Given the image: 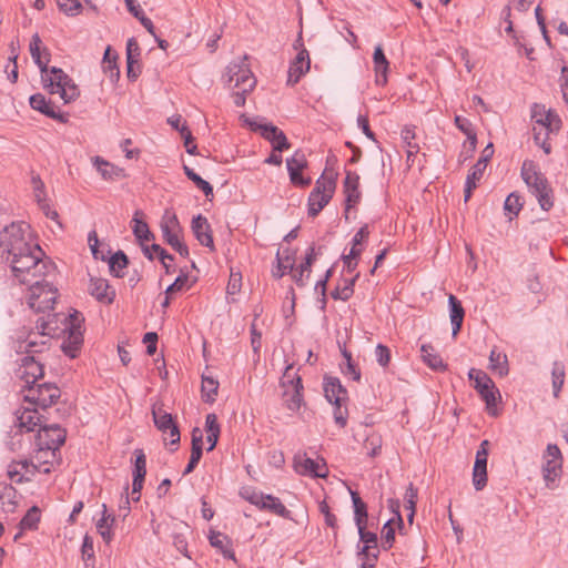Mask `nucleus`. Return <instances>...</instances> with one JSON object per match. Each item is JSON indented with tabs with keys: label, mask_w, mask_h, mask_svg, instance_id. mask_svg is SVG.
Masks as SVG:
<instances>
[{
	"label": "nucleus",
	"mask_w": 568,
	"mask_h": 568,
	"mask_svg": "<svg viewBox=\"0 0 568 568\" xmlns=\"http://www.w3.org/2000/svg\"><path fill=\"white\" fill-rule=\"evenodd\" d=\"M0 257L9 264L20 284H31L44 277L50 270L43 251L24 222H13L0 232Z\"/></svg>",
	"instance_id": "nucleus-1"
},
{
	"label": "nucleus",
	"mask_w": 568,
	"mask_h": 568,
	"mask_svg": "<svg viewBox=\"0 0 568 568\" xmlns=\"http://www.w3.org/2000/svg\"><path fill=\"white\" fill-rule=\"evenodd\" d=\"M29 285V293L27 295V303L29 307L38 313H48L45 316H41L38 321L41 318L48 320L49 315L52 317V314L49 312L53 310V305L58 297V290L45 282L43 277L33 281ZM53 315L58 316L54 321H57L59 334L68 333V337L63 343L65 354L70 357H75L77 352L83 342L81 331L82 318L80 314L74 312L68 316L60 313H53ZM52 325L54 326L55 324L53 323Z\"/></svg>",
	"instance_id": "nucleus-2"
},
{
	"label": "nucleus",
	"mask_w": 568,
	"mask_h": 568,
	"mask_svg": "<svg viewBox=\"0 0 568 568\" xmlns=\"http://www.w3.org/2000/svg\"><path fill=\"white\" fill-rule=\"evenodd\" d=\"M57 315H49L48 320L37 321L36 332H30L26 338L17 341L16 351L18 354H24L16 371L17 377L23 383L22 390L29 386L38 385V379L43 376V367L34 357L36 354L43 352L48 347L51 337L59 336L58 325H52ZM57 324V321H54Z\"/></svg>",
	"instance_id": "nucleus-3"
},
{
	"label": "nucleus",
	"mask_w": 568,
	"mask_h": 568,
	"mask_svg": "<svg viewBox=\"0 0 568 568\" xmlns=\"http://www.w3.org/2000/svg\"><path fill=\"white\" fill-rule=\"evenodd\" d=\"M41 39L38 33L32 36L30 41V54L34 63L41 71L43 88L51 94H59L64 103H70L78 99L80 90L74 81L60 68H48L49 52L45 48L41 49Z\"/></svg>",
	"instance_id": "nucleus-4"
},
{
	"label": "nucleus",
	"mask_w": 568,
	"mask_h": 568,
	"mask_svg": "<svg viewBox=\"0 0 568 568\" xmlns=\"http://www.w3.org/2000/svg\"><path fill=\"white\" fill-rule=\"evenodd\" d=\"M520 174L529 191L536 196L540 207L545 211L550 210L554 205L552 191L537 165L530 160L524 161Z\"/></svg>",
	"instance_id": "nucleus-5"
},
{
	"label": "nucleus",
	"mask_w": 568,
	"mask_h": 568,
	"mask_svg": "<svg viewBox=\"0 0 568 568\" xmlns=\"http://www.w3.org/2000/svg\"><path fill=\"white\" fill-rule=\"evenodd\" d=\"M468 378L474 381V388L485 402L488 415L497 417L500 414L498 405L501 403V394L494 381L484 372L470 368Z\"/></svg>",
	"instance_id": "nucleus-6"
},
{
	"label": "nucleus",
	"mask_w": 568,
	"mask_h": 568,
	"mask_svg": "<svg viewBox=\"0 0 568 568\" xmlns=\"http://www.w3.org/2000/svg\"><path fill=\"white\" fill-rule=\"evenodd\" d=\"M324 394L326 399L335 406L334 419L337 425L344 427L347 420V390L336 377H326L324 382Z\"/></svg>",
	"instance_id": "nucleus-7"
},
{
	"label": "nucleus",
	"mask_w": 568,
	"mask_h": 568,
	"mask_svg": "<svg viewBox=\"0 0 568 568\" xmlns=\"http://www.w3.org/2000/svg\"><path fill=\"white\" fill-rule=\"evenodd\" d=\"M243 499L262 510L271 511L280 517L291 519V511L283 505V503L275 496L264 495L251 487H243L240 490Z\"/></svg>",
	"instance_id": "nucleus-8"
},
{
	"label": "nucleus",
	"mask_w": 568,
	"mask_h": 568,
	"mask_svg": "<svg viewBox=\"0 0 568 568\" xmlns=\"http://www.w3.org/2000/svg\"><path fill=\"white\" fill-rule=\"evenodd\" d=\"M336 182L332 178L322 175L308 195L307 209L310 216H316L331 201L335 192Z\"/></svg>",
	"instance_id": "nucleus-9"
},
{
	"label": "nucleus",
	"mask_w": 568,
	"mask_h": 568,
	"mask_svg": "<svg viewBox=\"0 0 568 568\" xmlns=\"http://www.w3.org/2000/svg\"><path fill=\"white\" fill-rule=\"evenodd\" d=\"M24 400L37 408L45 409L53 405L61 396L58 386L52 383H42L29 386L22 390Z\"/></svg>",
	"instance_id": "nucleus-10"
},
{
	"label": "nucleus",
	"mask_w": 568,
	"mask_h": 568,
	"mask_svg": "<svg viewBox=\"0 0 568 568\" xmlns=\"http://www.w3.org/2000/svg\"><path fill=\"white\" fill-rule=\"evenodd\" d=\"M160 227L166 243L171 245L172 248L175 250L180 255L187 256L189 248L180 239L182 229L178 216L173 211L165 210L161 219Z\"/></svg>",
	"instance_id": "nucleus-11"
},
{
	"label": "nucleus",
	"mask_w": 568,
	"mask_h": 568,
	"mask_svg": "<svg viewBox=\"0 0 568 568\" xmlns=\"http://www.w3.org/2000/svg\"><path fill=\"white\" fill-rule=\"evenodd\" d=\"M151 412L154 425L161 432L163 440L169 442L170 445L179 444L180 430L174 423L171 413L164 409L163 403H153Z\"/></svg>",
	"instance_id": "nucleus-12"
},
{
	"label": "nucleus",
	"mask_w": 568,
	"mask_h": 568,
	"mask_svg": "<svg viewBox=\"0 0 568 568\" xmlns=\"http://www.w3.org/2000/svg\"><path fill=\"white\" fill-rule=\"evenodd\" d=\"M281 385L284 388L283 397L290 410H297L302 405V379L294 372L292 365H287L281 379Z\"/></svg>",
	"instance_id": "nucleus-13"
},
{
	"label": "nucleus",
	"mask_w": 568,
	"mask_h": 568,
	"mask_svg": "<svg viewBox=\"0 0 568 568\" xmlns=\"http://www.w3.org/2000/svg\"><path fill=\"white\" fill-rule=\"evenodd\" d=\"M226 77L231 85L244 89V92H251L256 84L246 57H243L239 61L231 62L227 67Z\"/></svg>",
	"instance_id": "nucleus-14"
},
{
	"label": "nucleus",
	"mask_w": 568,
	"mask_h": 568,
	"mask_svg": "<svg viewBox=\"0 0 568 568\" xmlns=\"http://www.w3.org/2000/svg\"><path fill=\"white\" fill-rule=\"evenodd\" d=\"M65 437V429L57 424L41 426L36 436L34 446L39 452H52L54 454L64 444Z\"/></svg>",
	"instance_id": "nucleus-15"
},
{
	"label": "nucleus",
	"mask_w": 568,
	"mask_h": 568,
	"mask_svg": "<svg viewBox=\"0 0 568 568\" xmlns=\"http://www.w3.org/2000/svg\"><path fill=\"white\" fill-rule=\"evenodd\" d=\"M561 128V119L554 112L547 120L541 121L537 125H532L535 143L540 146L546 154L551 152V145L548 139L551 134H557Z\"/></svg>",
	"instance_id": "nucleus-16"
},
{
	"label": "nucleus",
	"mask_w": 568,
	"mask_h": 568,
	"mask_svg": "<svg viewBox=\"0 0 568 568\" xmlns=\"http://www.w3.org/2000/svg\"><path fill=\"white\" fill-rule=\"evenodd\" d=\"M248 124L253 131H258L265 140L271 142L275 152H282L290 149L286 135L277 126L271 123H261L257 121H250Z\"/></svg>",
	"instance_id": "nucleus-17"
},
{
	"label": "nucleus",
	"mask_w": 568,
	"mask_h": 568,
	"mask_svg": "<svg viewBox=\"0 0 568 568\" xmlns=\"http://www.w3.org/2000/svg\"><path fill=\"white\" fill-rule=\"evenodd\" d=\"M16 426L20 430L33 432L41 424V416L36 406L28 405L16 412Z\"/></svg>",
	"instance_id": "nucleus-18"
},
{
	"label": "nucleus",
	"mask_w": 568,
	"mask_h": 568,
	"mask_svg": "<svg viewBox=\"0 0 568 568\" xmlns=\"http://www.w3.org/2000/svg\"><path fill=\"white\" fill-rule=\"evenodd\" d=\"M192 232L201 245L214 250L211 226L206 217L199 214L192 220Z\"/></svg>",
	"instance_id": "nucleus-19"
},
{
	"label": "nucleus",
	"mask_w": 568,
	"mask_h": 568,
	"mask_svg": "<svg viewBox=\"0 0 568 568\" xmlns=\"http://www.w3.org/2000/svg\"><path fill=\"white\" fill-rule=\"evenodd\" d=\"M88 291L97 301L104 304H111L115 297V292L104 278L91 277Z\"/></svg>",
	"instance_id": "nucleus-20"
},
{
	"label": "nucleus",
	"mask_w": 568,
	"mask_h": 568,
	"mask_svg": "<svg viewBox=\"0 0 568 568\" xmlns=\"http://www.w3.org/2000/svg\"><path fill=\"white\" fill-rule=\"evenodd\" d=\"M310 63L308 52L305 49L301 50L297 53L295 60L290 65L287 84H296L300 79L310 70Z\"/></svg>",
	"instance_id": "nucleus-21"
},
{
	"label": "nucleus",
	"mask_w": 568,
	"mask_h": 568,
	"mask_svg": "<svg viewBox=\"0 0 568 568\" xmlns=\"http://www.w3.org/2000/svg\"><path fill=\"white\" fill-rule=\"evenodd\" d=\"M373 63L375 71V82L377 85L384 87L387 83V73L389 69V62L384 54L383 48L381 44L375 47L373 53Z\"/></svg>",
	"instance_id": "nucleus-22"
},
{
	"label": "nucleus",
	"mask_w": 568,
	"mask_h": 568,
	"mask_svg": "<svg viewBox=\"0 0 568 568\" xmlns=\"http://www.w3.org/2000/svg\"><path fill=\"white\" fill-rule=\"evenodd\" d=\"M359 186V176L355 172L348 171L346 173V178L344 181V193L346 196V206L347 209L354 206L358 203L361 199V192L358 190Z\"/></svg>",
	"instance_id": "nucleus-23"
},
{
	"label": "nucleus",
	"mask_w": 568,
	"mask_h": 568,
	"mask_svg": "<svg viewBox=\"0 0 568 568\" xmlns=\"http://www.w3.org/2000/svg\"><path fill=\"white\" fill-rule=\"evenodd\" d=\"M448 306H449V318H450L452 328H453L452 334L455 337L458 334V332L460 331V327H462V324L464 321V316H465V311H464L462 303L453 294H450L448 296Z\"/></svg>",
	"instance_id": "nucleus-24"
},
{
	"label": "nucleus",
	"mask_w": 568,
	"mask_h": 568,
	"mask_svg": "<svg viewBox=\"0 0 568 568\" xmlns=\"http://www.w3.org/2000/svg\"><path fill=\"white\" fill-rule=\"evenodd\" d=\"M91 161L103 180L113 181L122 175L121 169L99 155L93 156Z\"/></svg>",
	"instance_id": "nucleus-25"
},
{
	"label": "nucleus",
	"mask_w": 568,
	"mask_h": 568,
	"mask_svg": "<svg viewBox=\"0 0 568 568\" xmlns=\"http://www.w3.org/2000/svg\"><path fill=\"white\" fill-rule=\"evenodd\" d=\"M209 540L211 546L220 550L225 558L232 559L234 561L236 560L232 549V541L226 535L220 531L211 530Z\"/></svg>",
	"instance_id": "nucleus-26"
},
{
	"label": "nucleus",
	"mask_w": 568,
	"mask_h": 568,
	"mask_svg": "<svg viewBox=\"0 0 568 568\" xmlns=\"http://www.w3.org/2000/svg\"><path fill=\"white\" fill-rule=\"evenodd\" d=\"M562 473V464H542L541 466V475L546 487L549 489L559 487Z\"/></svg>",
	"instance_id": "nucleus-27"
},
{
	"label": "nucleus",
	"mask_w": 568,
	"mask_h": 568,
	"mask_svg": "<svg viewBox=\"0 0 568 568\" xmlns=\"http://www.w3.org/2000/svg\"><path fill=\"white\" fill-rule=\"evenodd\" d=\"M114 523H115L114 516L108 513L106 505L103 504L102 505V517L97 523V530L106 544H110L111 540L113 539L112 528H113Z\"/></svg>",
	"instance_id": "nucleus-28"
},
{
	"label": "nucleus",
	"mask_w": 568,
	"mask_h": 568,
	"mask_svg": "<svg viewBox=\"0 0 568 568\" xmlns=\"http://www.w3.org/2000/svg\"><path fill=\"white\" fill-rule=\"evenodd\" d=\"M423 362L432 369L443 372L446 369L442 357L430 344H423L420 347Z\"/></svg>",
	"instance_id": "nucleus-29"
},
{
	"label": "nucleus",
	"mask_w": 568,
	"mask_h": 568,
	"mask_svg": "<svg viewBox=\"0 0 568 568\" xmlns=\"http://www.w3.org/2000/svg\"><path fill=\"white\" fill-rule=\"evenodd\" d=\"M168 123L179 131L181 133V136L184 140V146L186 149V152L191 155H194L196 153V145H192V148H189V141L192 139V133L189 130L186 122L183 121L181 115H173L168 119Z\"/></svg>",
	"instance_id": "nucleus-30"
},
{
	"label": "nucleus",
	"mask_w": 568,
	"mask_h": 568,
	"mask_svg": "<svg viewBox=\"0 0 568 568\" xmlns=\"http://www.w3.org/2000/svg\"><path fill=\"white\" fill-rule=\"evenodd\" d=\"M30 106L33 110L41 112L42 114L51 118V119H60L59 112L55 108L47 101L45 97L41 93H36L29 99Z\"/></svg>",
	"instance_id": "nucleus-31"
},
{
	"label": "nucleus",
	"mask_w": 568,
	"mask_h": 568,
	"mask_svg": "<svg viewBox=\"0 0 568 568\" xmlns=\"http://www.w3.org/2000/svg\"><path fill=\"white\" fill-rule=\"evenodd\" d=\"M489 368L500 377L508 375L509 367L507 355L499 352L497 348H493L489 354Z\"/></svg>",
	"instance_id": "nucleus-32"
},
{
	"label": "nucleus",
	"mask_w": 568,
	"mask_h": 568,
	"mask_svg": "<svg viewBox=\"0 0 568 568\" xmlns=\"http://www.w3.org/2000/svg\"><path fill=\"white\" fill-rule=\"evenodd\" d=\"M205 433H206V449L212 450L220 436V425L215 414H207L205 417Z\"/></svg>",
	"instance_id": "nucleus-33"
},
{
	"label": "nucleus",
	"mask_w": 568,
	"mask_h": 568,
	"mask_svg": "<svg viewBox=\"0 0 568 568\" xmlns=\"http://www.w3.org/2000/svg\"><path fill=\"white\" fill-rule=\"evenodd\" d=\"M326 466L327 464H294V470L301 476L324 478L328 474Z\"/></svg>",
	"instance_id": "nucleus-34"
},
{
	"label": "nucleus",
	"mask_w": 568,
	"mask_h": 568,
	"mask_svg": "<svg viewBox=\"0 0 568 568\" xmlns=\"http://www.w3.org/2000/svg\"><path fill=\"white\" fill-rule=\"evenodd\" d=\"M352 503L354 507V520L357 528L366 527L367 506L356 491L351 490Z\"/></svg>",
	"instance_id": "nucleus-35"
},
{
	"label": "nucleus",
	"mask_w": 568,
	"mask_h": 568,
	"mask_svg": "<svg viewBox=\"0 0 568 568\" xmlns=\"http://www.w3.org/2000/svg\"><path fill=\"white\" fill-rule=\"evenodd\" d=\"M142 215L141 211H135L134 216L132 219V230L133 234L138 239V241L143 244L150 242L153 239V234L151 233L148 224L140 219Z\"/></svg>",
	"instance_id": "nucleus-36"
},
{
	"label": "nucleus",
	"mask_w": 568,
	"mask_h": 568,
	"mask_svg": "<svg viewBox=\"0 0 568 568\" xmlns=\"http://www.w3.org/2000/svg\"><path fill=\"white\" fill-rule=\"evenodd\" d=\"M132 475V498L134 501H138L140 500V493L143 487L144 478L146 475L145 464H135Z\"/></svg>",
	"instance_id": "nucleus-37"
},
{
	"label": "nucleus",
	"mask_w": 568,
	"mask_h": 568,
	"mask_svg": "<svg viewBox=\"0 0 568 568\" xmlns=\"http://www.w3.org/2000/svg\"><path fill=\"white\" fill-rule=\"evenodd\" d=\"M219 382L210 376H202V398L206 403H213L217 395Z\"/></svg>",
	"instance_id": "nucleus-38"
},
{
	"label": "nucleus",
	"mask_w": 568,
	"mask_h": 568,
	"mask_svg": "<svg viewBox=\"0 0 568 568\" xmlns=\"http://www.w3.org/2000/svg\"><path fill=\"white\" fill-rule=\"evenodd\" d=\"M203 434H204L203 429H201L199 427L193 428V430H192V450H191V456H190L189 462H199L201 459L202 450L204 447Z\"/></svg>",
	"instance_id": "nucleus-39"
},
{
	"label": "nucleus",
	"mask_w": 568,
	"mask_h": 568,
	"mask_svg": "<svg viewBox=\"0 0 568 568\" xmlns=\"http://www.w3.org/2000/svg\"><path fill=\"white\" fill-rule=\"evenodd\" d=\"M34 464H10L7 474L12 483L20 484L24 480H29L26 476L30 470L29 466Z\"/></svg>",
	"instance_id": "nucleus-40"
},
{
	"label": "nucleus",
	"mask_w": 568,
	"mask_h": 568,
	"mask_svg": "<svg viewBox=\"0 0 568 568\" xmlns=\"http://www.w3.org/2000/svg\"><path fill=\"white\" fill-rule=\"evenodd\" d=\"M358 277V274H356L352 278H345L343 281V285H338L335 291L332 293V297L334 300H342L347 301L354 292V284Z\"/></svg>",
	"instance_id": "nucleus-41"
},
{
	"label": "nucleus",
	"mask_w": 568,
	"mask_h": 568,
	"mask_svg": "<svg viewBox=\"0 0 568 568\" xmlns=\"http://www.w3.org/2000/svg\"><path fill=\"white\" fill-rule=\"evenodd\" d=\"M554 396L557 398L565 383V366L560 362H555L551 369Z\"/></svg>",
	"instance_id": "nucleus-42"
},
{
	"label": "nucleus",
	"mask_w": 568,
	"mask_h": 568,
	"mask_svg": "<svg viewBox=\"0 0 568 568\" xmlns=\"http://www.w3.org/2000/svg\"><path fill=\"white\" fill-rule=\"evenodd\" d=\"M126 266H128L126 255L121 251L113 254L109 261L110 272L116 277L123 276V270Z\"/></svg>",
	"instance_id": "nucleus-43"
},
{
	"label": "nucleus",
	"mask_w": 568,
	"mask_h": 568,
	"mask_svg": "<svg viewBox=\"0 0 568 568\" xmlns=\"http://www.w3.org/2000/svg\"><path fill=\"white\" fill-rule=\"evenodd\" d=\"M342 355L345 359V364L342 366L343 374L346 377L358 382L361 379V372L353 363L352 354L346 348H344L342 349Z\"/></svg>",
	"instance_id": "nucleus-44"
},
{
	"label": "nucleus",
	"mask_w": 568,
	"mask_h": 568,
	"mask_svg": "<svg viewBox=\"0 0 568 568\" xmlns=\"http://www.w3.org/2000/svg\"><path fill=\"white\" fill-rule=\"evenodd\" d=\"M487 464H474L473 485L476 490H483L487 485Z\"/></svg>",
	"instance_id": "nucleus-45"
},
{
	"label": "nucleus",
	"mask_w": 568,
	"mask_h": 568,
	"mask_svg": "<svg viewBox=\"0 0 568 568\" xmlns=\"http://www.w3.org/2000/svg\"><path fill=\"white\" fill-rule=\"evenodd\" d=\"M359 534V539L364 544L361 554L368 556L371 548L377 547V536L374 532L367 531L366 527L357 528Z\"/></svg>",
	"instance_id": "nucleus-46"
},
{
	"label": "nucleus",
	"mask_w": 568,
	"mask_h": 568,
	"mask_svg": "<svg viewBox=\"0 0 568 568\" xmlns=\"http://www.w3.org/2000/svg\"><path fill=\"white\" fill-rule=\"evenodd\" d=\"M185 175L206 195L213 194L212 185L203 180L199 174H196L192 169L184 165Z\"/></svg>",
	"instance_id": "nucleus-47"
},
{
	"label": "nucleus",
	"mask_w": 568,
	"mask_h": 568,
	"mask_svg": "<svg viewBox=\"0 0 568 568\" xmlns=\"http://www.w3.org/2000/svg\"><path fill=\"white\" fill-rule=\"evenodd\" d=\"M521 207H523V204L520 202L519 195H517L515 193H510L506 197L505 203H504V210H505L506 215H508L510 220L514 216L518 215Z\"/></svg>",
	"instance_id": "nucleus-48"
},
{
	"label": "nucleus",
	"mask_w": 568,
	"mask_h": 568,
	"mask_svg": "<svg viewBox=\"0 0 568 568\" xmlns=\"http://www.w3.org/2000/svg\"><path fill=\"white\" fill-rule=\"evenodd\" d=\"M276 262L282 263L284 268H290L292 272L295 265V252L288 247L280 248L276 253Z\"/></svg>",
	"instance_id": "nucleus-49"
},
{
	"label": "nucleus",
	"mask_w": 568,
	"mask_h": 568,
	"mask_svg": "<svg viewBox=\"0 0 568 568\" xmlns=\"http://www.w3.org/2000/svg\"><path fill=\"white\" fill-rule=\"evenodd\" d=\"M400 135H402L404 143L407 146V156L410 158L412 155H414L415 153L418 152V145L414 142L415 131L410 126H405L402 130Z\"/></svg>",
	"instance_id": "nucleus-50"
},
{
	"label": "nucleus",
	"mask_w": 568,
	"mask_h": 568,
	"mask_svg": "<svg viewBox=\"0 0 568 568\" xmlns=\"http://www.w3.org/2000/svg\"><path fill=\"white\" fill-rule=\"evenodd\" d=\"M416 501L417 490L413 487V485H409L405 494V508L409 510V514L407 515V519L409 523H413L414 519Z\"/></svg>",
	"instance_id": "nucleus-51"
},
{
	"label": "nucleus",
	"mask_w": 568,
	"mask_h": 568,
	"mask_svg": "<svg viewBox=\"0 0 568 568\" xmlns=\"http://www.w3.org/2000/svg\"><path fill=\"white\" fill-rule=\"evenodd\" d=\"M116 57L111 54V49L106 48L103 57V69L104 72L110 73V78L116 79L119 77V69L115 63Z\"/></svg>",
	"instance_id": "nucleus-52"
},
{
	"label": "nucleus",
	"mask_w": 568,
	"mask_h": 568,
	"mask_svg": "<svg viewBox=\"0 0 568 568\" xmlns=\"http://www.w3.org/2000/svg\"><path fill=\"white\" fill-rule=\"evenodd\" d=\"M59 9L67 16L74 17L81 12V3L79 0H58Z\"/></svg>",
	"instance_id": "nucleus-53"
},
{
	"label": "nucleus",
	"mask_w": 568,
	"mask_h": 568,
	"mask_svg": "<svg viewBox=\"0 0 568 568\" xmlns=\"http://www.w3.org/2000/svg\"><path fill=\"white\" fill-rule=\"evenodd\" d=\"M307 165V161L305 155L301 151H296L291 158L286 160L287 171H303V169Z\"/></svg>",
	"instance_id": "nucleus-54"
},
{
	"label": "nucleus",
	"mask_w": 568,
	"mask_h": 568,
	"mask_svg": "<svg viewBox=\"0 0 568 568\" xmlns=\"http://www.w3.org/2000/svg\"><path fill=\"white\" fill-rule=\"evenodd\" d=\"M554 112L555 111L550 109L547 110L544 104L534 103L530 109L532 125H537L541 121L547 120V116Z\"/></svg>",
	"instance_id": "nucleus-55"
},
{
	"label": "nucleus",
	"mask_w": 568,
	"mask_h": 568,
	"mask_svg": "<svg viewBox=\"0 0 568 568\" xmlns=\"http://www.w3.org/2000/svg\"><path fill=\"white\" fill-rule=\"evenodd\" d=\"M31 185H32V193H33V196H34V200L37 201V203L43 202V200H47L44 183L38 174H32Z\"/></svg>",
	"instance_id": "nucleus-56"
},
{
	"label": "nucleus",
	"mask_w": 568,
	"mask_h": 568,
	"mask_svg": "<svg viewBox=\"0 0 568 568\" xmlns=\"http://www.w3.org/2000/svg\"><path fill=\"white\" fill-rule=\"evenodd\" d=\"M40 520V511L37 507H32L28 510L24 517L21 519V527L23 529H33Z\"/></svg>",
	"instance_id": "nucleus-57"
},
{
	"label": "nucleus",
	"mask_w": 568,
	"mask_h": 568,
	"mask_svg": "<svg viewBox=\"0 0 568 568\" xmlns=\"http://www.w3.org/2000/svg\"><path fill=\"white\" fill-rule=\"evenodd\" d=\"M375 358H376V362L382 367H387L389 362H390V351H389V348L387 346L383 345V344H378L375 347Z\"/></svg>",
	"instance_id": "nucleus-58"
},
{
	"label": "nucleus",
	"mask_w": 568,
	"mask_h": 568,
	"mask_svg": "<svg viewBox=\"0 0 568 568\" xmlns=\"http://www.w3.org/2000/svg\"><path fill=\"white\" fill-rule=\"evenodd\" d=\"M395 540V530L392 520H388L382 529V542L384 548H390Z\"/></svg>",
	"instance_id": "nucleus-59"
},
{
	"label": "nucleus",
	"mask_w": 568,
	"mask_h": 568,
	"mask_svg": "<svg viewBox=\"0 0 568 568\" xmlns=\"http://www.w3.org/2000/svg\"><path fill=\"white\" fill-rule=\"evenodd\" d=\"M486 168L487 166L481 163L476 162L467 174L466 182L475 183L477 185V182L483 178Z\"/></svg>",
	"instance_id": "nucleus-60"
},
{
	"label": "nucleus",
	"mask_w": 568,
	"mask_h": 568,
	"mask_svg": "<svg viewBox=\"0 0 568 568\" xmlns=\"http://www.w3.org/2000/svg\"><path fill=\"white\" fill-rule=\"evenodd\" d=\"M292 273L296 284L303 286L305 284V280L310 277L311 268H306L305 264L302 263L297 268H294Z\"/></svg>",
	"instance_id": "nucleus-61"
},
{
	"label": "nucleus",
	"mask_w": 568,
	"mask_h": 568,
	"mask_svg": "<svg viewBox=\"0 0 568 568\" xmlns=\"http://www.w3.org/2000/svg\"><path fill=\"white\" fill-rule=\"evenodd\" d=\"M140 48L135 39L131 38L126 43V61L139 62Z\"/></svg>",
	"instance_id": "nucleus-62"
},
{
	"label": "nucleus",
	"mask_w": 568,
	"mask_h": 568,
	"mask_svg": "<svg viewBox=\"0 0 568 568\" xmlns=\"http://www.w3.org/2000/svg\"><path fill=\"white\" fill-rule=\"evenodd\" d=\"M82 558L88 561L94 557L93 539L88 535L84 536L81 547Z\"/></svg>",
	"instance_id": "nucleus-63"
},
{
	"label": "nucleus",
	"mask_w": 568,
	"mask_h": 568,
	"mask_svg": "<svg viewBox=\"0 0 568 568\" xmlns=\"http://www.w3.org/2000/svg\"><path fill=\"white\" fill-rule=\"evenodd\" d=\"M158 335L154 332H149L143 337V343L146 345V353L153 355L156 351Z\"/></svg>",
	"instance_id": "nucleus-64"
}]
</instances>
